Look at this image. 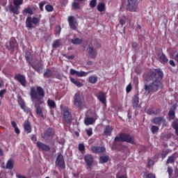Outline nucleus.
I'll return each mask as SVG.
<instances>
[{
	"mask_svg": "<svg viewBox=\"0 0 178 178\" xmlns=\"http://www.w3.org/2000/svg\"><path fill=\"white\" fill-rule=\"evenodd\" d=\"M65 58H67V59H74V56H67Z\"/></svg>",
	"mask_w": 178,
	"mask_h": 178,
	"instance_id": "338daca9",
	"label": "nucleus"
},
{
	"mask_svg": "<svg viewBox=\"0 0 178 178\" xmlns=\"http://www.w3.org/2000/svg\"><path fill=\"white\" fill-rule=\"evenodd\" d=\"M175 162V154H172V156H168L166 163L167 165L169 163H173Z\"/></svg>",
	"mask_w": 178,
	"mask_h": 178,
	"instance_id": "c9c22d12",
	"label": "nucleus"
},
{
	"mask_svg": "<svg viewBox=\"0 0 178 178\" xmlns=\"http://www.w3.org/2000/svg\"><path fill=\"white\" fill-rule=\"evenodd\" d=\"M168 154H169V151H168V150L163 152V153L161 154V156H162L163 159H164V158H166V156L168 155Z\"/></svg>",
	"mask_w": 178,
	"mask_h": 178,
	"instance_id": "3c124183",
	"label": "nucleus"
},
{
	"mask_svg": "<svg viewBox=\"0 0 178 178\" xmlns=\"http://www.w3.org/2000/svg\"><path fill=\"white\" fill-rule=\"evenodd\" d=\"M140 98L138 95H134L132 98V105L133 108H138V104H140Z\"/></svg>",
	"mask_w": 178,
	"mask_h": 178,
	"instance_id": "5701e85b",
	"label": "nucleus"
},
{
	"mask_svg": "<svg viewBox=\"0 0 178 178\" xmlns=\"http://www.w3.org/2000/svg\"><path fill=\"white\" fill-rule=\"evenodd\" d=\"M92 71H89V72H84V71H76V70H73L71 69L70 71V74H72V76H76L77 77H86V76H88L89 73H91Z\"/></svg>",
	"mask_w": 178,
	"mask_h": 178,
	"instance_id": "1a4fd4ad",
	"label": "nucleus"
},
{
	"mask_svg": "<svg viewBox=\"0 0 178 178\" xmlns=\"http://www.w3.org/2000/svg\"><path fill=\"white\" fill-rule=\"evenodd\" d=\"M131 88H132V87H131V83H129V84L127 86V88H126V91H127V93L130 92V91H131Z\"/></svg>",
	"mask_w": 178,
	"mask_h": 178,
	"instance_id": "603ef678",
	"label": "nucleus"
},
{
	"mask_svg": "<svg viewBox=\"0 0 178 178\" xmlns=\"http://www.w3.org/2000/svg\"><path fill=\"white\" fill-rule=\"evenodd\" d=\"M84 161L89 169H91V166H92V163L94 162V157L91 154H86L84 156Z\"/></svg>",
	"mask_w": 178,
	"mask_h": 178,
	"instance_id": "4468645a",
	"label": "nucleus"
},
{
	"mask_svg": "<svg viewBox=\"0 0 178 178\" xmlns=\"http://www.w3.org/2000/svg\"><path fill=\"white\" fill-rule=\"evenodd\" d=\"M56 165L58 166V168H65V160L63 159V155L62 154L58 153V156L56 161Z\"/></svg>",
	"mask_w": 178,
	"mask_h": 178,
	"instance_id": "9b49d317",
	"label": "nucleus"
},
{
	"mask_svg": "<svg viewBox=\"0 0 178 178\" xmlns=\"http://www.w3.org/2000/svg\"><path fill=\"white\" fill-rule=\"evenodd\" d=\"M18 104L21 106L22 109H23V111H24V112L30 111V108H26V103L24 102V100H23V99H19L18 100Z\"/></svg>",
	"mask_w": 178,
	"mask_h": 178,
	"instance_id": "b1692460",
	"label": "nucleus"
},
{
	"mask_svg": "<svg viewBox=\"0 0 178 178\" xmlns=\"http://www.w3.org/2000/svg\"><path fill=\"white\" fill-rule=\"evenodd\" d=\"M23 15L28 13L29 15H33V10L31 8H26L22 11Z\"/></svg>",
	"mask_w": 178,
	"mask_h": 178,
	"instance_id": "f704fd0d",
	"label": "nucleus"
},
{
	"mask_svg": "<svg viewBox=\"0 0 178 178\" xmlns=\"http://www.w3.org/2000/svg\"><path fill=\"white\" fill-rule=\"evenodd\" d=\"M55 136V131L52 128H49L44 134L43 138L47 139L50 138H53Z\"/></svg>",
	"mask_w": 178,
	"mask_h": 178,
	"instance_id": "f3484780",
	"label": "nucleus"
},
{
	"mask_svg": "<svg viewBox=\"0 0 178 178\" xmlns=\"http://www.w3.org/2000/svg\"><path fill=\"white\" fill-rule=\"evenodd\" d=\"M47 4V1H43L40 3H39V8L41 10V12H44V6Z\"/></svg>",
	"mask_w": 178,
	"mask_h": 178,
	"instance_id": "c03bdc74",
	"label": "nucleus"
},
{
	"mask_svg": "<svg viewBox=\"0 0 178 178\" xmlns=\"http://www.w3.org/2000/svg\"><path fill=\"white\" fill-rule=\"evenodd\" d=\"M10 12L13 13L14 15H19L20 13V11L19 9H20V7L17 6H10L9 7Z\"/></svg>",
	"mask_w": 178,
	"mask_h": 178,
	"instance_id": "4be33fe9",
	"label": "nucleus"
},
{
	"mask_svg": "<svg viewBox=\"0 0 178 178\" xmlns=\"http://www.w3.org/2000/svg\"><path fill=\"white\" fill-rule=\"evenodd\" d=\"M144 79L145 81L147 83L152 81L150 83H145L144 86V90L147 94L156 92V91H159V90L163 88V83H162L163 72L162 70L155 69L153 71H150L144 75Z\"/></svg>",
	"mask_w": 178,
	"mask_h": 178,
	"instance_id": "f257e3e1",
	"label": "nucleus"
},
{
	"mask_svg": "<svg viewBox=\"0 0 178 178\" xmlns=\"http://www.w3.org/2000/svg\"><path fill=\"white\" fill-rule=\"evenodd\" d=\"M115 143H129V144H136L134 137L127 134H120L119 136H116L114 139Z\"/></svg>",
	"mask_w": 178,
	"mask_h": 178,
	"instance_id": "20e7f679",
	"label": "nucleus"
},
{
	"mask_svg": "<svg viewBox=\"0 0 178 178\" xmlns=\"http://www.w3.org/2000/svg\"><path fill=\"white\" fill-rule=\"evenodd\" d=\"M152 122L157 126H161V124H163V127L166 126V120L164 117H156L153 119Z\"/></svg>",
	"mask_w": 178,
	"mask_h": 178,
	"instance_id": "9d476101",
	"label": "nucleus"
},
{
	"mask_svg": "<svg viewBox=\"0 0 178 178\" xmlns=\"http://www.w3.org/2000/svg\"><path fill=\"white\" fill-rule=\"evenodd\" d=\"M98 81V77L97 76H90L88 79V82L90 83V84H95Z\"/></svg>",
	"mask_w": 178,
	"mask_h": 178,
	"instance_id": "c756f323",
	"label": "nucleus"
},
{
	"mask_svg": "<svg viewBox=\"0 0 178 178\" xmlns=\"http://www.w3.org/2000/svg\"><path fill=\"white\" fill-rule=\"evenodd\" d=\"M170 65L172 66V67H175V66H176V64L175 63V61L173 60H170Z\"/></svg>",
	"mask_w": 178,
	"mask_h": 178,
	"instance_id": "680f3d73",
	"label": "nucleus"
},
{
	"mask_svg": "<svg viewBox=\"0 0 178 178\" xmlns=\"http://www.w3.org/2000/svg\"><path fill=\"white\" fill-rule=\"evenodd\" d=\"M47 105L50 109H55V108H56V103H55V101L50 99L47 100Z\"/></svg>",
	"mask_w": 178,
	"mask_h": 178,
	"instance_id": "bb28decb",
	"label": "nucleus"
},
{
	"mask_svg": "<svg viewBox=\"0 0 178 178\" xmlns=\"http://www.w3.org/2000/svg\"><path fill=\"white\" fill-rule=\"evenodd\" d=\"M86 133L89 137H91V136H92V128L86 129Z\"/></svg>",
	"mask_w": 178,
	"mask_h": 178,
	"instance_id": "09e8293b",
	"label": "nucleus"
},
{
	"mask_svg": "<svg viewBox=\"0 0 178 178\" xmlns=\"http://www.w3.org/2000/svg\"><path fill=\"white\" fill-rule=\"evenodd\" d=\"M148 168H152V166H154V161L149 160L147 163Z\"/></svg>",
	"mask_w": 178,
	"mask_h": 178,
	"instance_id": "6e6d98bb",
	"label": "nucleus"
},
{
	"mask_svg": "<svg viewBox=\"0 0 178 178\" xmlns=\"http://www.w3.org/2000/svg\"><path fill=\"white\" fill-rule=\"evenodd\" d=\"M150 130L152 134H155V133H158V131H159V127L152 125Z\"/></svg>",
	"mask_w": 178,
	"mask_h": 178,
	"instance_id": "4c0bfd02",
	"label": "nucleus"
},
{
	"mask_svg": "<svg viewBox=\"0 0 178 178\" xmlns=\"http://www.w3.org/2000/svg\"><path fill=\"white\" fill-rule=\"evenodd\" d=\"M120 23L121 26H124V24H126V18L124 17L123 18H121L120 19Z\"/></svg>",
	"mask_w": 178,
	"mask_h": 178,
	"instance_id": "8fccbe9b",
	"label": "nucleus"
},
{
	"mask_svg": "<svg viewBox=\"0 0 178 178\" xmlns=\"http://www.w3.org/2000/svg\"><path fill=\"white\" fill-rule=\"evenodd\" d=\"M137 0H128L127 9L129 12H137Z\"/></svg>",
	"mask_w": 178,
	"mask_h": 178,
	"instance_id": "6e6552de",
	"label": "nucleus"
},
{
	"mask_svg": "<svg viewBox=\"0 0 178 178\" xmlns=\"http://www.w3.org/2000/svg\"><path fill=\"white\" fill-rule=\"evenodd\" d=\"M146 178H156L155 175L149 173L146 175Z\"/></svg>",
	"mask_w": 178,
	"mask_h": 178,
	"instance_id": "4d7b16f0",
	"label": "nucleus"
},
{
	"mask_svg": "<svg viewBox=\"0 0 178 178\" xmlns=\"http://www.w3.org/2000/svg\"><path fill=\"white\" fill-rule=\"evenodd\" d=\"M88 54H89L90 58H92L93 59L96 58L97 56V50L95 49L94 47H92V44H89L88 47L87 49Z\"/></svg>",
	"mask_w": 178,
	"mask_h": 178,
	"instance_id": "dca6fc26",
	"label": "nucleus"
},
{
	"mask_svg": "<svg viewBox=\"0 0 178 178\" xmlns=\"http://www.w3.org/2000/svg\"><path fill=\"white\" fill-rule=\"evenodd\" d=\"M45 10H47V12H53L54 11V6H52L51 5H46L45 6Z\"/></svg>",
	"mask_w": 178,
	"mask_h": 178,
	"instance_id": "37998d69",
	"label": "nucleus"
},
{
	"mask_svg": "<svg viewBox=\"0 0 178 178\" xmlns=\"http://www.w3.org/2000/svg\"><path fill=\"white\" fill-rule=\"evenodd\" d=\"M112 131H113V128L111 125H107L105 127L104 129V136H106V137H109L112 136Z\"/></svg>",
	"mask_w": 178,
	"mask_h": 178,
	"instance_id": "6ab92c4d",
	"label": "nucleus"
},
{
	"mask_svg": "<svg viewBox=\"0 0 178 178\" xmlns=\"http://www.w3.org/2000/svg\"><path fill=\"white\" fill-rule=\"evenodd\" d=\"M177 106L176 105H173L172 106V108H170V110L168 112V118L170 119V120H173V119H175V118H176L175 115V111L177 109Z\"/></svg>",
	"mask_w": 178,
	"mask_h": 178,
	"instance_id": "aec40b11",
	"label": "nucleus"
},
{
	"mask_svg": "<svg viewBox=\"0 0 178 178\" xmlns=\"http://www.w3.org/2000/svg\"><path fill=\"white\" fill-rule=\"evenodd\" d=\"M6 93V89H3L0 90V97L1 98L3 97V95Z\"/></svg>",
	"mask_w": 178,
	"mask_h": 178,
	"instance_id": "864d4df0",
	"label": "nucleus"
},
{
	"mask_svg": "<svg viewBox=\"0 0 178 178\" xmlns=\"http://www.w3.org/2000/svg\"><path fill=\"white\" fill-rule=\"evenodd\" d=\"M15 129V132L16 133V134H20V129H19V128L17 127H16Z\"/></svg>",
	"mask_w": 178,
	"mask_h": 178,
	"instance_id": "052dcab7",
	"label": "nucleus"
},
{
	"mask_svg": "<svg viewBox=\"0 0 178 178\" xmlns=\"http://www.w3.org/2000/svg\"><path fill=\"white\" fill-rule=\"evenodd\" d=\"M86 149V147L83 143H81L79 145V150L81 151V152H83Z\"/></svg>",
	"mask_w": 178,
	"mask_h": 178,
	"instance_id": "de8ad7c7",
	"label": "nucleus"
},
{
	"mask_svg": "<svg viewBox=\"0 0 178 178\" xmlns=\"http://www.w3.org/2000/svg\"><path fill=\"white\" fill-rule=\"evenodd\" d=\"M168 60H169L168 59V57H166V56L163 54H161L159 55V61L161 62V63H168Z\"/></svg>",
	"mask_w": 178,
	"mask_h": 178,
	"instance_id": "c85d7f7f",
	"label": "nucleus"
},
{
	"mask_svg": "<svg viewBox=\"0 0 178 178\" xmlns=\"http://www.w3.org/2000/svg\"><path fill=\"white\" fill-rule=\"evenodd\" d=\"M11 126L15 129L17 127V124H16V122L15 121L11 122Z\"/></svg>",
	"mask_w": 178,
	"mask_h": 178,
	"instance_id": "e2e57ef3",
	"label": "nucleus"
},
{
	"mask_svg": "<svg viewBox=\"0 0 178 178\" xmlns=\"http://www.w3.org/2000/svg\"><path fill=\"white\" fill-rule=\"evenodd\" d=\"M15 80H17L23 87H27V81L26 80V76H24V75L20 74H16Z\"/></svg>",
	"mask_w": 178,
	"mask_h": 178,
	"instance_id": "f8f14e48",
	"label": "nucleus"
},
{
	"mask_svg": "<svg viewBox=\"0 0 178 178\" xmlns=\"http://www.w3.org/2000/svg\"><path fill=\"white\" fill-rule=\"evenodd\" d=\"M61 44H62V42H60V40H56L53 43V47L58 48V47H60Z\"/></svg>",
	"mask_w": 178,
	"mask_h": 178,
	"instance_id": "ea45409f",
	"label": "nucleus"
},
{
	"mask_svg": "<svg viewBox=\"0 0 178 178\" xmlns=\"http://www.w3.org/2000/svg\"><path fill=\"white\" fill-rule=\"evenodd\" d=\"M71 42L74 45H79L83 42V40L79 38H76L71 40Z\"/></svg>",
	"mask_w": 178,
	"mask_h": 178,
	"instance_id": "7c9ffc66",
	"label": "nucleus"
},
{
	"mask_svg": "<svg viewBox=\"0 0 178 178\" xmlns=\"http://www.w3.org/2000/svg\"><path fill=\"white\" fill-rule=\"evenodd\" d=\"M44 77L49 78L52 76V71L49 69H46L45 72L43 74Z\"/></svg>",
	"mask_w": 178,
	"mask_h": 178,
	"instance_id": "2f4dec72",
	"label": "nucleus"
},
{
	"mask_svg": "<svg viewBox=\"0 0 178 178\" xmlns=\"http://www.w3.org/2000/svg\"><path fill=\"white\" fill-rule=\"evenodd\" d=\"M68 23L70 24V29L72 30H76L77 29V26H79V24H77V22H76V19L73 16H70L68 17Z\"/></svg>",
	"mask_w": 178,
	"mask_h": 178,
	"instance_id": "ddd939ff",
	"label": "nucleus"
},
{
	"mask_svg": "<svg viewBox=\"0 0 178 178\" xmlns=\"http://www.w3.org/2000/svg\"><path fill=\"white\" fill-rule=\"evenodd\" d=\"M36 145L39 149H42V151L47 152L51 150V147L48 145L44 144L40 141L37 142Z\"/></svg>",
	"mask_w": 178,
	"mask_h": 178,
	"instance_id": "a211bd4d",
	"label": "nucleus"
},
{
	"mask_svg": "<svg viewBox=\"0 0 178 178\" xmlns=\"http://www.w3.org/2000/svg\"><path fill=\"white\" fill-rule=\"evenodd\" d=\"M40 22H41V15L39 17L28 16L25 22L26 27L31 29H35L36 26L40 24Z\"/></svg>",
	"mask_w": 178,
	"mask_h": 178,
	"instance_id": "7ed1b4c3",
	"label": "nucleus"
},
{
	"mask_svg": "<svg viewBox=\"0 0 178 178\" xmlns=\"http://www.w3.org/2000/svg\"><path fill=\"white\" fill-rule=\"evenodd\" d=\"M168 175H169L170 177H172V174L173 173V170L172 169V168L168 167Z\"/></svg>",
	"mask_w": 178,
	"mask_h": 178,
	"instance_id": "5fc2aeb1",
	"label": "nucleus"
},
{
	"mask_svg": "<svg viewBox=\"0 0 178 178\" xmlns=\"http://www.w3.org/2000/svg\"><path fill=\"white\" fill-rule=\"evenodd\" d=\"M70 109L68 107H64L62 110L63 118L66 123H70L72 122V113H70Z\"/></svg>",
	"mask_w": 178,
	"mask_h": 178,
	"instance_id": "423d86ee",
	"label": "nucleus"
},
{
	"mask_svg": "<svg viewBox=\"0 0 178 178\" xmlns=\"http://www.w3.org/2000/svg\"><path fill=\"white\" fill-rule=\"evenodd\" d=\"M118 178H127V175H122V176L118 177Z\"/></svg>",
	"mask_w": 178,
	"mask_h": 178,
	"instance_id": "774afa93",
	"label": "nucleus"
},
{
	"mask_svg": "<svg viewBox=\"0 0 178 178\" xmlns=\"http://www.w3.org/2000/svg\"><path fill=\"white\" fill-rule=\"evenodd\" d=\"M72 9H74V10H77L78 9H80V3L74 1L72 3Z\"/></svg>",
	"mask_w": 178,
	"mask_h": 178,
	"instance_id": "79ce46f5",
	"label": "nucleus"
},
{
	"mask_svg": "<svg viewBox=\"0 0 178 178\" xmlns=\"http://www.w3.org/2000/svg\"><path fill=\"white\" fill-rule=\"evenodd\" d=\"M62 29L60 28V26H58L56 28V33L57 34H59L61 31Z\"/></svg>",
	"mask_w": 178,
	"mask_h": 178,
	"instance_id": "13d9d810",
	"label": "nucleus"
},
{
	"mask_svg": "<svg viewBox=\"0 0 178 178\" xmlns=\"http://www.w3.org/2000/svg\"><path fill=\"white\" fill-rule=\"evenodd\" d=\"M146 113H147V115H154V110H147Z\"/></svg>",
	"mask_w": 178,
	"mask_h": 178,
	"instance_id": "bf43d9fd",
	"label": "nucleus"
},
{
	"mask_svg": "<svg viewBox=\"0 0 178 178\" xmlns=\"http://www.w3.org/2000/svg\"><path fill=\"white\" fill-rule=\"evenodd\" d=\"M73 104L77 109L81 111L83 108H84V97H83V95L80 92H76L73 98Z\"/></svg>",
	"mask_w": 178,
	"mask_h": 178,
	"instance_id": "39448f33",
	"label": "nucleus"
},
{
	"mask_svg": "<svg viewBox=\"0 0 178 178\" xmlns=\"http://www.w3.org/2000/svg\"><path fill=\"white\" fill-rule=\"evenodd\" d=\"M70 81L72 82L73 84H74L75 86H76V87H79V88L81 87H83V83L79 81L73 77L70 78Z\"/></svg>",
	"mask_w": 178,
	"mask_h": 178,
	"instance_id": "cd10ccee",
	"label": "nucleus"
},
{
	"mask_svg": "<svg viewBox=\"0 0 178 178\" xmlns=\"http://www.w3.org/2000/svg\"><path fill=\"white\" fill-rule=\"evenodd\" d=\"M104 10H105V4H104L103 3H101L97 5V10H99V12H104Z\"/></svg>",
	"mask_w": 178,
	"mask_h": 178,
	"instance_id": "58836bf2",
	"label": "nucleus"
},
{
	"mask_svg": "<svg viewBox=\"0 0 178 178\" xmlns=\"http://www.w3.org/2000/svg\"><path fill=\"white\" fill-rule=\"evenodd\" d=\"M159 113H161V109L157 108V109L154 111V115H159Z\"/></svg>",
	"mask_w": 178,
	"mask_h": 178,
	"instance_id": "69168bd1",
	"label": "nucleus"
},
{
	"mask_svg": "<svg viewBox=\"0 0 178 178\" xmlns=\"http://www.w3.org/2000/svg\"><path fill=\"white\" fill-rule=\"evenodd\" d=\"M91 151L95 154H102V152H105V151H106V148L104 146H92L91 147Z\"/></svg>",
	"mask_w": 178,
	"mask_h": 178,
	"instance_id": "2eb2a0df",
	"label": "nucleus"
},
{
	"mask_svg": "<svg viewBox=\"0 0 178 178\" xmlns=\"http://www.w3.org/2000/svg\"><path fill=\"white\" fill-rule=\"evenodd\" d=\"M17 45L16 40H13L10 42V47L14 49Z\"/></svg>",
	"mask_w": 178,
	"mask_h": 178,
	"instance_id": "a18cd8bd",
	"label": "nucleus"
},
{
	"mask_svg": "<svg viewBox=\"0 0 178 178\" xmlns=\"http://www.w3.org/2000/svg\"><path fill=\"white\" fill-rule=\"evenodd\" d=\"M97 99L103 104V105H106V97L105 96V93L99 92L97 95Z\"/></svg>",
	"mask_w": 178,
	"mask_h": 178,
	"instance_id": "412c9836",
	"label": "nucleus"
},
{
	"mask_svg": "<svg viewBox=\"0 0 178 178\" xmlns=\"http://www.w3.org/2000/svg\"><path fill=\"white\" fill-rule=\"evenodd\" d=\"M109 159V157L108 156H102L99 158V162L100 163H106Z\"/></svg>",
	"mask_w": 178,
	"mask_h": 178,
	"instance_id": "72a5a7b5",
	"label": "nucleus"
},
{
	"mask_svg": "<svg viewBox=\"0 0 178 178\" xmlns=\"http://www.w3.org/2000/svg\"><path fill=\"white\" fill-rule=\"evenodd\" d=\"M178 177V169L176 168L175 170V175H174V178H177Z\"/></svg>",
	"mask_w": 178,
	"mask_h": 178,
	"instance_id": "0e129e2a",
	"label": "nucleus"
},
{
	"mask_svg": "<svg viewBox=\"0 0 178 178\" xmlns=\"http://www.w3.org/2000/svg\"><path fill=\"white\" fill-rule=\"evenodd\" d=\"M24 129L26 133L29 134L31 133V124L29 123V121H25L24 123Z\"/></svg>",
	"mask_w": 178,
	"mask_h": 178,
	"instance_id": "393cba45",
	"label": "nucleus"
},
{
	"mask_svg": "<svg viewBox=\"0 0 178 178\" xmlns=\"http://www.w3.org/2000/svg\"><path fill=\"white\" fill-rule=\"evenodd\" d=\"M33 69L38 73H42L44 64L41 61L36 60L31 64Z\"/></svg>",
	"mask_w": 178,
	"mask_h": 178,
	"instance_id": "0eeeda50",
	"label": "nucleus"
},
{
	"mask_svg": "<svg viewBox=\"0 0 178 178\" xmlns=\"http://www.w3.org/2000/svg\"><path fill=\"white\" fill-rule=\"evenodd\" d=\"M24 0H13L14 6L20 7L21 5H23Z\"/></svg>",
	"mask_w": 178,
	"mask_h": 178,
	"instance_id": "e433bc0d",
	"label": "nucleus"
},
{
	"mask_svg": "<svg viewBox=\"0 0 178 178\" xmlns=\"http://www.w3.org/2000/svg\"><path fill=\"white\" fill-rule=\"evenodd\" d=\"M172 128L175 130V134L178 136V120H176L172 122Z\"/></svg>",
	"mask_w": 178,
	"mask_h": 178,
	"instance_id": "473e14b6",
	"label": "nucleus"
},
{
	"mask_svg": "<svg viewBox=\"0 0 178 178\" xmlns=\"http://www.w3.org/2000/svg\"><path fill=\"white\" fill-rule=\"evenodd\" d=\"M97 120V118H87L84 120V123L86 126H90V124H94V122Z\"/></svg>",
	"mask_w": 178,
	"mask_h": 178,
	"instance_id": "a878e982",
	"label": "nucleus"
},
{
	"mask_svg": "<svg viewBox=\"0 0 178 178\" xmlns=\"http://www.w3.org/2000/svg\"><path fill=\"white\" fill-rule=\"evenodd\" d=\"M6 169H13V161L8 160L6 164Z\"/></svg>",
	"mask_w": 178,
	"mask_h": 178,
	"instance_id": "a19ab883",
	"label": "nucleus"
},
{
	"mask_svg": "<svg viewBox=\"0 0 178 178\" xmlns=\"http://www.w3.org/2000/svg\"><path fill=\"white\" fill-rule=\"evenodd\" d=\"M29 95L31 99L35 108V112L40 118H44L42 108L40 105L44 104V97H45V92L41 86H38L36 88L34 86L31 88Z\"/></svg>",
	"mask_w": 178,
	"mask_h": 178,
	"instance_id": "f03ea898",
	"label": "nucleus"
},
{
	"mask_svg": "<svg viewBox=\"0 0 178 178\" xmlns=\"http://www.w3.org/2000/svg\"><path fill=\"white\" fill-rule=\"evenodd\" d=\"M90 6L91 8H95V6H97V0H92V1H90Z\"/></svg>",
	"mask_w": 178,
	"mask_h": 178,
	"instance_id": "49530a36",
	"label": "nucleus"
}]
</instances>
